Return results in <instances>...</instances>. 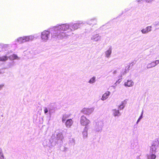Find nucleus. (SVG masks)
<instances>
[{"label":"nucleus","instance_id":"1","mask_svg":"<svg viewBox=\"0 0 159 159\" xmlns=\"http://www.w3.org/2000/svg\"><path fill=\"white\" fill-rule=\"evenodd\" d=\"M55 28L58 30L59 32L58 34L56 35L57 36L60 35L62 37L65 36V34L64 33L62 32V31H65L69 28V26L68 24H64L61 25H58L55 26Z\"/></svg>","mask_w":159,"mask_h":159},{"label":"nucleus","instance_id":"2","mask_svg":"<svg viewBox=\"0 0 159 159\" xmlns=\"http://www.w3.org/2000/svg\"><path fill=\"white\" fill-rule=\"evenodd\" d=\"M90 122L89 120L86 117L84 116H81L80 123L82 125L86 126L89 124Z\"/></svg>","mask_w":159,"mask_h":159},{"label":"nucleus","instance_id":"3","mask_svg":"<svg viewBox=\"0 0 159 159\" xmlns=\"http://www.w3.org/2000/svg\"><path fill=\"white\" fill-rule=\"evenodd\" d=\"M50 34V32L48 31L45 30L42 33L41 37L43 41H46L48 39V37Z\"/></svg>","mask_w":159,"mask_h":159},{"label":"nucleus","instance_id":"4","mask_svg":"<svg viewBox=\"0 0 159 159\" xmlns=\"http://www.w3.org/2000/svg\"><path fill=\"white\" fill-rule=\"evenodd\" d=\"M84 114L86 115H89L92 112V110L89 108H84L81 111Z\"/></svg>","mask_w":159,"mask_h":159},{"label":"nucleus","instance_id":"5","mask_svg":"<svg viewBox=\"0 0 159 159\" xmlns=\"http://www.w3.org/2000/svg\"><path fill=\"white\" fill-rule=\"evenodd\" d=\"M73 121L70 119L66 120L65 125L66 127L70 128L72 125L73 123Z\"/></svg>","mask_w":159,"mask_h":159},{"label":"nucleus","instance_id":"6","mask_svg":"<svg viewBox=\"0 0 159 159\" xmlns=\"http://www.w3.org/2000/svg\"><path fill=\"white\" fill-rule=\"evenodd\" d=\"M134 65V63L132 62L125 67V72H127L130 70V67H132Z\"/></svg>","mask_w":159,"mask_h":159},{"label":"nucleus","instance_id":"7","mask_svg":"<svg viewBox=\"0 0 159 159\" xmlns=\"http://www.w3.org/2000/svg\"><path fill=\"white\" fill-rule=\"evenodd\" d=\"M159 63V60H156L155 61L152 62L148 65V67H152L155 66Z\"/></svg>","mask_w":159,"mask_h":159},{"label":"nucleus","instance_id":"8","mask_svg":"<svg viewBox=\"0 0 159 159\" xmlns=\"http://www.w3.org/2000/svg\"><path fill=\"white\" fill-rule=\"evenodd\" d=\"M110 94V92L109 91H107L105 93H104L102 95V100H105L107 99L109 95Z\"/></svg>","mask_w":159,"mask_h":159},{"label":"nucleus","instance_id":"9","mask_svg":"<svg viewBox=\"0 0 159 159\" xmlns=\"http://www.w3.org/2000/svg\"><path fill=\"white\" fill-rule=\"evenodd\" d=\"M24 42L32 40L33 39V37L31 36H28L24 37Z\"/></svg>","mask_w":159,"mask_h":159},{"label":"nucleus","instance_id":"10","mask_svg":"<svg viewBox=\"0 0 159 159\" xmlns=\"http://www.w3.org/2000/svg\"><path fill=\"white\" fill-rule=\"evenodd\" d=\"M133 85V83L131 80H128L125 83V86L130 87Z\"/></svg>","mask_w":159,"mask_h":159},{"label":"nucleus","instance_id":"11","mask_svg":"<svg viewBox=\"0 0 159 159\" xmlns=\"http://www.w3.org/2000/svg\"><path fill=\"white\" fill-rule=\"evenodd\" d=\"M71 30H74L79 28V24L77 23L74 24L71 26Z\"/></svg>","mask_w":159,"mask_h":159},{"label":"nucleus","instance_id":"12","mask_svg":"<svg viewBox=\"0 0 159 159\" xmlns=\"http://www.w3.org/2000/svg\"><path fill=\"white\" fill-rule=\"evenodd\" d=\"M16 41L20 43H24V37L19 38L16 39Z\"/></svg>","mask_w":159,"mask_h":159},{"label":"nucleus","instance_id":"13","mask_svg":"<svg viewBox=\"0 0 159 159\" xmlns=\"http://www.w3.org/2000/svg\"><path fill=\"white\" fill-rule=\"evenodd\" d=\"M8 59V57L6 56H3L0 57V61H5Z\"/></svg>","mask_w":159,"mask_h":159},{"label":"nucleus","instance_id":"14","mask_svg":"<svg viewBox=\"0 0 159 159\" xmlns=\"http://www.w3.org/2000/svg\"><path fill=\"white\" fill-rule=\"evenodd\" d=\"M156 155L152 154L148 155V159H155L156 158Z\"/></svg>","mask_w":159,"mask_h":159},{"label":"nucleus","instance_id":"15","mask_svg":"<svg viewBox=\"0 0 159 159\" xmlns=\"http://www.w3.org/2000/svg\"><path fill=\"white\" fill-rule=\"evenodd\" d=\"M158 144L159 142L158 141V140H157L153 142L152 145V147H153L154 146L155 147L156 146H157L158 145Z\"/></svg>","mask_w":159,"mask_h":159},{"label":"nucleus","instance_id":"16","mask_svg":"<svg viewBox=\"0 0 159 159\" xmlns=\"http://www.w3.org/2000/svg\"><path fill=\"white\" fill-rule=\"evenodd\" d=\"M10 58L11 59H19L17 56L16 55L14 54H13L11 55L10 56Z\"/></svg>","mask_w":159,"mask_h":159},{"label":"nucleus","instance_id":"17","mask_svg":"<svg viewBox=\"0 0 159 159\" xmlns=\"http://www.w3.org/2000/svg\"><path fill=\"white\" fill-rule=\"evenodd\" d=\"M113 113L115 116H116L118 115L119 114V112L118 110H113Z\"/></svg>","mask_w":159,"mask_h":159},{"label":"nucleus","instance_id":"18","mask_svg":"<svg viewBox=\"0 0 159 159\" xmlns=\"http://www.w3.org/2000/svg\"><path fill=\"white\" fill-rule=\"evenodd\" d=\"M89 23L90 25H95L96 23V20H91L89 21Z\"/></svg>","mask_w":159,"mask_h":159},{"label":"nucleus","instance_id":"19","mask_svg":"<svg viewBox=\"0 0 159 159\" xmlns=\"http://www.w3.org/2000/svg\"><path fill=\"white\" fill-rule=\"evenodd\" d=\"M68 117V116L66 115H63L62 118V121L63 122L65 121L66 119Z\"/></svg>","mask_w":159,"mask_h":159},{"label":"nucleus","instance_id":"20","mask_svg":"<svg viewBox=\"0 0 159 159\" xmlns=\"http://www.w3.org/2000/svg\"><path fill=\"white\" fill-rule=\"evenodd\" d=\"M95 80V77H93L92 78H91L90 80L89 81V83H94Z\"/></svg>","mask_w":159,"mask_h":159},{"label":"nucleus","instance_id":"21","mask_svg":"<svg viewBox=\"0 0 159 159\" xmlns=\"http://www.w3.org/2000/svg\"><path fill=\"white\" fill-rule=\"evenodd\" d=\"M111 53V51L110 50H108L106 53V56L109 57Z\"/></svg>","mask_w":159,"mask_h":159},{"label":"nucleus","instance_id":"22","mask_svg":"<svg viewBox=\"0 0 159 159\" xmlns=\"http://www.w3.org/2000/svg\"><path fill=\"white\" fill-rule=\"evenodd\" d=\"M153 0H141L142 2H150L152 1Z\"/></svg>","mask_w":159,"mask_h":159},{"label":"nucleus","instance_id":"23","mask_svg":"<svg viewBox=\"0 0 159 159\" xmlns=\"http://www.w3.org/2000/svg\"><path fill=\"white\" fill-rule=\"evenodd\" d=\"M151 28H152V26H148L146 27V29L148 33L149 31H150L151 30Z\"/></svg>","mask_w":159,"mask_h":159},{"label":"nucleus","instance_id":"24","mask_svg":"<svg viewBox=\"0 0 159 159\" xmlns=\"http://www.w3.org/2000/svg\"><path fill=\"white\" fill-rule=\"evenodd\" d=\"M83 137L84 138H86L87 136V133L86 131H84L83 133Z\"/></svg>","mask_w":159,"mask_h":159},{"label":"nucleus","instance_id":"25","mask_svg":"<svg viewBox=\"0 0 159 159\" xmlns=\"http://www.w3.org/2000/svg\"><path fill=\"white\" fill-rule=\"evenodd\" d=\"M124 107V104L123 103H122L119 106V108L120 109H123Z\"/></svg>","mask_w":159,"mask_h":159},{"label":"nucleus","instance_id":"26","mask_svg":"<svg viewBox=\"0 0 159 159\" xmlns=\"http://www.w3.org/2000/svg\"><path fill=\"white\" fill-rule=\"evenodd\" d=\"M141 31L143 34H145L148 33L146 29H143Z\"/></svg>","mask_w":159,"mask_h":159},{"label":"nucleus","instance_id":"27","mask_svg":"<svg viewBox=\"0 0 159 159\" xmlns=\"http://www.w3.org/2000/svg\"><path fill=\"white\" fill-rule=\"evenodd\" d=\"M44 111L45 113H46L48 112V110L47 108L45 107L44 108Z\"/></svg>","mask_w":159,"mask_h":159},{"label":"nucleus","instance_id":"28","mask_svg":"<svg viewBox=\"0 0 159 159\" xmlns=\"http://www.w3.org/2000/svg\"><path fill=\"white\" fill-rule=\"evenodd\" d=\"M3 85H0V89L2 88L3 87Z\"/></svg>","mask_w":159,"mask_h":159},{"label":"nucleus","instance_id":"29","mask_svg":"<svg viewBox=\"0 0 159 159\" xmlns=\"http://www.w3.org/2000/svg\"><path fill=\"white\" fill-rule=\"evenodd\" d=\"M140 120V118H139L138 120H137V122H138L139 121V120Z\"/></svg>","mask_w":159,"mask_h":159},{"label":"nucleus","instance_id":"30","mask_svg":"<svg viewBox=\"0 0 159 159\" xmlns=\"http://www.w3.org/2000/svg\"><path fill=\"white\" fill-rule=\"evenodd\" d=\"M156 150V148H155V149H154V151H155Z\"/></svg>","mask_w":159,"mask_h":159},{"label":"nucleus","instance_id":"31","mask_svg":"<svg viewBox=\"0 0 159 159\" xmlns=\"http://www.w3.org/2000/svg\"><path fill=\"white\" fill-rule=\"evenodd\" d=\"M139 118H140V119H141V117H140Z\"/></svg>","mask_w":159,"mask_h":159}]
</instances>
